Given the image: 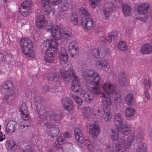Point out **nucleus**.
<instances>
[{
	"label": "nucleus",
	"mask_w": 152,
	"mask_h": 152,
	"mask_svg": "<svg viewBox=\"0 0 152 152\" xmlns=\"http://www.w3.org/2000/svg\"><path fill=\"white\" fill-rule=\"evenodd\" d=\"M83 76L87 83H93L94 85L93 88L94 93L87 88L86 89L85 91H83L80 93L83 94V97L84 98L86 102L88 103L91 102L95 94L96 95H100V96L102 98V102L105 100V99H107L108 97L111 100L110 95L116 90L113 83L109 81L104 83L102 85V88L105 93L100 94L99 82L101 80V77L99 73L94 70L86 69L84 72ZM105 100H107V99Z\"/></svg>",
	"instance_id": "obj_1"
},
{
	"label": "nucleus",
	"mask_w": 152,
	"mask_h": 152,
	"mask_svg": "<svg viewBox=\"0 0 152 152\" xmlns=\"http://www.w3.org/2000/svg\"><path fill=\"white\" fill-rule=\"evenodd\" d=\"M60 73L63 81L66 84H69L71 79H72L70 89L73 92L76 94L82 91L79 78L75 74L72 66L68 65L65 69L61 70Z\"/></svg>",
	"instance_id": "obj_2"
},
{
	"label": "nucleus",
	"mask_w": 152,
	"mask_h": 152,
	"mask_svg": "<svg viewBox=\"0 0 152 152\" xmlns=\"http://www.w3.org/2000/svg\"><path fill=\"white\" fill-rule=\"evenodd\" d=\"M120 126L121 127H119V130L122 134L125 135L128 134L129 135L128 136L126 143H125L124 139L120 138L116 146V152H124V150L130 147L135 138V132L131 130L129 125L125 124Z\"/></svg>",
	"instance_id": "obj_3"
},
{
	"label": "nucleus",
	"mask_w": 152,
	"mask_h": 152,
	"mask_svg": "<svg viewBox=\"0 0 152 152\" xmlns=\"http://www.w3.org/2000/svg\"><path fill=\"white\" fill-rule=\"evenodd\" d=\"M90 52L91 54L95 57L98 59L102 58L96 61V66L97 67L106 71L109 70L110 68V65L106 60L102 58L106 56V50L101 48H91L90 49Z\"/></svg>",
	"instance_id": "obj_4"
},
{
	"label": "nucleus",
	"mask_w": 152,
	"mask_h": 152,
	"mask_svg": "<svg viewBox=\"0 0 152 152\" xmlns=\"http://www.w3.org/2000/svg\"><path fill=\"white\" fill-rule=\"evenodd\" d=\"M46 46L52 50L51 51L49 49L45 51L44 55V60L47 62L52 63L54 60V53L53 51L57 50V46L55 41L52 39L50 40H47L45 43Z\"/></svg>",
	"instance_id": "obj_5"
},
{
	"label": "nucleus",
	"mask_w": 152,
	"mask_h": 152,
	"mask_svg": "<svg viewBox=\"0 0 152 152\" xmlns=\"http://www.w3.org/2000/svg\"><path fill=\"white\" fill-rule=\"evenodd\" d=\"M79 12L83 17L81 20V25L82 27L86 30H90L94 27V23L92 19L90 18H87L90 15L89 13L87 10L83 7L80 8L79 10Z\"/></svg>",
	"instance_id": "obj_6"
},
{
	"label": "nucleus",
	"mask_w": 152,
	"mask_h": 152,
	"mask_svg": "<svg viewBox=\"0 0 152 152\" xmlns=\"http://www.w3.org/2000/svg\"><path fill=\"white\" fill-rule=\"evenodd\" d=\"M20 42L24 54L30 57H34V55L33 51V43L31 39L28 38H23L20 41Z\"/></svg>",
	"instance_id": "obj_7"
},
{
	"label": "nucleus",
	"mask_w": 152,
	"mask_h": 152,
	"mask_svg": "<svg viewBox=\"0 0 152 152\" xmlns=\"http://www.w3.org/2000/svg\"><path fill=\"white\" fill-rule=\"evenodd\" d=\"M21 117L23 120L20 123V128H24L26 126L28 127L30 124L31 121L29 119V115L26 105L25 104H23L20 108Z\"/></svg>",
	"instance_id": "obj_8"
},
{
	"label": "nucleus",
	"mask_w": 152,
	"mask_h": 152,
	"mask_svg": "<svg viewBox=\"0 0 152 152\" xmlns=\"http://www.w3.org/2000/svg\"><path fill=\"white\" fill-rule=\"evenodd\" d=\"M103 102V107L104 114H103V118L105 121H109L112 118V114L110 111V106L112 104V101L110 100V99L109 98H107V99H105Z\"/></svg>",
	"instance_id": "obj_9"
},
{
	"label": "nucleus",
	"mask_w": 152,
	"mask_h": 152,
	"mask_svg": "<svg viewBox=\"0 0 152 152\" xmlns=\"http://www.w3.org/2000/svg\"><path fill=\"white\" fill-rule=\"evenodd\" d=\"M43 123L47 128L46 132L48 136L53 138L56 136L59 133V129L57 125L53 123L43 122Z\"/></svg>",
	"instance_id": "obj_10"
},
{
	"label": "nucleus",
	"mask_w": 152,
	"mask_h": 152,
	"mask_svg": "<svg viewBox=\"0 0 152 152\" xmlns=\"http://www.w3.org/2000/svg\"><path fill=\"white\" fill-rule=\"evenodd\" d=\"M82 111L83 115L86 118H88L91 116L92 113L93 118L95 119H97L95 120L96 121H99L100 120L102 114L99 110L91 112V108L89 107H83Z\"/></svg>",
	"instance_id": "obj_11"
},
{
	"label": "nucleus",
	"mask_w": 152,
	"mask_h": 152,
	"mask_svg": "<svg viewBox=\"0 0 152 152\" xmlns=\"http://www.w3.org/2000/svg\"><path fill=\"white\" fill-rule=\"evenodd\" d=\"M50 1V3L53 5H56L59 4L61 0H42L41 2V4L43 7V11L44 13L46 15H49L52 11L50 4L49 3Z\"/></svg>",
	"instance_id": "obj_12"
},
{
	"label": "nucleus",
	"mask_w": 152,
	"mask_h": 152,
	"mask_svg": "<svg viewBox=\"0 0 152 152\" xmlns=\"http://www.w3.org/2000/svg\"><path fill=\"white\" fill-rule=\"evenodd\" d=\"M49 114L47 118L46 122L51 123L50 121L53 120L55 123H59L62 119L61 113L58 111H50Z\"/></svg>",
	"instance_id": "obj_13"
},
{
	"label": "nucleus",
	"mask_w": 152,
	"mask_h": 152,
	"mask_svg": "<svg viewBox=\"0 0 152 152\" xmlns=\"http://www.w3.org/2000/svg\"><path fill=\"white\" fill-rule=\"evenodd\" d=\"M48 21L46 20L44 15H42L38 16L36 20V25L37 27L39 29L44 28L48 26H52V23H49Z\"/></svg>",
	"instance_id": "obj_14"
},
{
	"label": "nucleus",
	"mask_w": 152,
	"mask_h": 152,
	"mask_svg": "<svg viewBox=\"0 0 152 152\" xmlns=\"http://www.w3.org/2000/svg\"><path fill=\"white\" fill-rule=\"evenodd\" d=\"M48 31L51 33V35L55 41L59 40L61 37V34L60 28L57 26H53L50 28H47Z\"/></svg>",
	"instance_id": "obj_15"
},
{
	"label": "nucleus",
	"mask_w": 152,
	"mask_h": 152,
	"mask_svg": "<svg viewBox=\"0 0 152 152\" xmlns=\"http://www.w3.org/2000/svg\"><path fill=\"white\" fill-rule=\"evenodd\" d=\"M78 48L77 45L75 41H72L69 44L68 47V52L73 58H75L78 55Z\"/></svg>",
	"instance_id": "obj_16"
},
{
	"label": "nucleus",
	"mask_w": 152,
	"mask_h": 152,
	"mask_svg": "<svg viewBox=\"0 0 152 152\" xmlns=\"http://www.w3.org/2000/svg\"><path fill=\"white\" fill-rule=\"evenodd\" d=\"M61 103L65 110L70 112L74 108V104L73 101L69 97L64 98L62 99Z\"/></svg>",
	"instance_id": "obj_17"
},
{
	"label": "nucleus",
	"mask_w": 152,
	"mask_h": 152,
	"mask_svg": "<svg viewBox=\"0 0 152 152\" xmlns=\"http://www.w3.org/2000/svg\"><path fill=\"white\" fill-rule=\"evenodd\" d=\"M87 129L89 133L92 135L93 139L94 138H97L98 135L100 132L98 125L94 123L89 124L87 126Z\"/></svg>",
	"instance_id": "obj_18"
},
{
	"label": "nucleus",
	"mask_w": 152,
	"mask_h": 152,
	"mask_svg": "<svg viewBox=\"0 0 152 152\" xmlns=\"http://www.w3.org/2000/svg\"><path fill=\"white\" fill-rule=\"evenodd\" d=\"M31 4V1L28 0L24 1L21 4V5L23 7V10H20V13L21 15L25 17L28 15Z\"/></svg>",
	"instance_id": "obj_19"
},
{
	"label": "nucleus",
	"mask_w": 152,
	"mask_h": 152,
	"mask_svg": "<svg viewBox=\"0 0 152 152\" xmlns=\"http://www.w3.org/2000/svg\"><path fill=\"white\" fill-rule=\"evenodd\" d=\"M37 111L41 118L42 122H46L47 118L49 115V113H48L46 111L44 106H41L39 107L38 106L36 107Z\"/></svg>",
	"instance_id": "obj_20"
},
{
	"label": "nucleus",
	"mask_w": 152,
	"mask_h": 152,
	"mask_svg": "<svg viewBox=\"0 0 152 152\" xmlns=\"http://www.w3.org/2000/svg\"><path fill=\"white\" fill-rule=\"evenodd\" d=\"M118 78L120 86L123 87L124 86L129 85L130 81L129 80L126 79V75L124 72L119 73Z\"/></svg>",
	"instance_id": "obj_21"
},
{
	"label": "nucleus",
	"mask_w": 152,
	"mask_h": 152,
	"mask_svg": "<svg viewBox=\"0 0 152 152\" xmlns=\"http://www.w3.org/2000/svg\"><path fill=\"white\" fill-rule=\"evenodd\" d=\"M58 57L59 61L61 64L63 65H64L68 61V56L66 50L63 47L61 48Z\"/></svg>",
	"instance_id": "obj_22"
},
{
	"label": "nucleus",
	"mask_w": 152,
	"mask_h": 152,
	"mask_svg": "<svg viewBox=\"0 0 152 152\" xmlns=\"http://www.w3.org/2000/svg\"><path fill=\"white\" fill-rule=\"evenodd\" d=\"M47 78L48 80L53 81L54 84L56 83V86L55 85L56 87V86L60 85V76L58 72H54L48 74Z\"/></svg>",
	"instance_id": "obj_23"
},
{
	"label": "nucleus",
	"mask_w": 152,
	"mask_h": 152,
	"mask_svg": "<svg viewBox=\"0 0 152 152\" xmlns=\"http://www.w3.org/2000/svg\"><path fill=\"white\" fill-rule=\"evenodd\" d=\"M149 5L148 3H143L139 5L137 8L138 13L140 15H144L147 13Z\"/></svg>",
	"instance_id": "obj_24"
},
{
	"label": "nucleus",
	"mask_w": 152,
	"mask_h": 152,
	"mask_svg": "<svg viewBox=\"0 0 152 152\" xmlns=\"http://www.w3.org/2000/svg\"><path fill=\"white\" fill-rule=\"evenodd\" d=\"M75 138L78 142L79 145H84L85 139H84L80 130L78 128H75L74 129Z\"/></svg>",
	"instance_id": "obj_25"
},
{
	"label": "nucleus",
	"mask_w": 152,
	"mask_h": 152,
	"mask_svg": "<svg viewBox=\"0 0 152 152\" xmlns=\"http://www.w3.org/2000/svg\"><path fill=\"white\" fill-rule=\"evenodd\" d=\"M86 143L87 144L86 147L88 150L90 152H94L95 150V147L92 142L91 141L90 139L89 138L87 137L85 138L84 142V145L83 144H80L81 146L82 147L83 145H86Z\"/></svg>",
	"instance_id": "obj_26"
},
{
	"label": "nucleus",
	"mask_w": 152,
	"mask_h": 152,
	"mask_svg": "<svg viewBox=\"0 0 152 152\" xmlns=\"http://www.w3.org/2000/svg\"><path fill=\"white\" fill-rule=\"evenodd\" d=\"M111 95L115 103H120L122 102V100L121 93L119 90H115Z\"/></svg>",
	"instance_id": "obj_27"
},
{
	"label": "nucleus",
	"mask_w": 152,
	"mask_h": 152,
	"mask_svg": "<svg viewBox=\"0 0 152 152\" xmlns=\"http://www.w3.org/2000/svg\"><path fill=\"white\" fill-rule=\"evenodd\" d=\"M114 120V124L116 128L120 127L123 124L122 117L120 113L115 114Z\"/></svg>",
	"instance_id": "obj_28"
},
{
	"label": "nucleus",
	"mask_w": 152,
	"mask_h": 152,
	"mask_svg": "<svg viewBox=\"0 0 152 152\" xmlns=\"http://www.w3.org/2000/svg\"><path fill=\"white\" fill-rule=\"evenodd\" d=\"M16 123L13 121H10L8 122L7 125L6 129L7 133L9 134H13L15 131V125Z\"/></svg>",
	"instance_id": "obj_29"
},
{
	"label": "nucleus",
	"mask_w": 152,
	"mask_h": 152,
	"mask_svg": "<svg viewBox=\"0 0 152 152\" xmlns=\"http://www.w3.org/2000/svg\"><path fill=\"white\" fill-rule=\"evenodd\" d=\"M119 129L118 128H116V129H113L111 132L110 138L113 140L116 141L118 140L117 142V144L115 145V151L116 152V146L118 144V142L120 139L121 138H119Z\"/></svg>",
	"instance_id": "obj_30"
},
{
	"label": "nucleus",
	"mask_w": 152,
	"mask_h": 152,
	"mask_svg": "<svg viewBox=\"0 0 152 152\" xmlns=\"http://www.w3.org/2000/svg\"><path fill=\"white\" fill-rule=\"evenodd\" d=\"M69 6V4L67 2V0H64L63 3L61 4V11H62L63 12H62L61 13V15H60L59 19H61L62 18H64V17L63 16L64 15V12L65 11H66L68 9Z\"/></svg>",
	"instance_id": "obj_31"
},
{
	"label": "nucleus",
	"mask_w": 152,
	"mask_h": 152,
	"mask_svg": "<svg viewBox=\"0 0 152 152\" xmlns=\"http://www.w3.org/2000/svg\"><path fill=\"white\" fill-rule=\"evenodd\" d=\"M141 52L145 54H149L152 52V45L149 44H145L142 46Z\"/></svg>",
	"instance_id": "obj_32"
},
{
	"label": "nucleus",
	"mask_w": 152,
	"mask_h": 152,
	"mask_svg": "<svg viewBox=\"0 0 152 152\" xmlns=\"http://www.w3.org/2000/svg\"><path fill=\"white\" fill-rule=\"evenodd\" d=\"M132 10V8L130 6L127 4H123L122 10L125 17L131 15Z\"/></svg>",
	"instance_id": "obj_33"
},
{
	"label": "nucleus",
	"mask_w": 152,
	"mask_h": 152,
	"mask_svg": "<svg viewBox=\"0 0 152 152\" xmlns=\"http://www.w3.org/2000/svg\"><path fill=\"white\" fill-rule=\"evenodd\" d=\"M136 113L134 109L132 107H127L125 110V114L127 118H132L134 117Z\"/></svg>",
	"instance_id": "obj_34"
},
{
	"label": "nucleus",
	"mask_w": 152,
	"mask_h": 152,
	"mask_svg": "<svg viewBox=\"0 0 152 152\" xmlns=\"http://www.w3.org/2000/svg\"><path fill=\"white\" fill-rule=\"evenodd\" d=\"M147 150V146L144 143L141 142L137 145L134 152H146Z\"/></svg>",
	"instance_id": "obj_35"
},
{
	"label": "nucleus",
	"mask_w": 152,
	"mask_h": 152,
	"mask_svg": "<svg viewBox=\"0 0 152 152\" xmlns=\"http://www.w3.org/2000/svg\"><path fill=\"white\" fill-rule=\"evenodd\" d=\"M125 100L128 105L132 106L134 102V97L132 94L129 93L126 96Z\"/></svg>",
	"instance_id": "obj_36"
},
{
	"label": "nucleus",
	"mask_w": 152,
	"mask_h": 152,
	"mask_svg": "<svg viewBox=\"0 0 152 152\" xmlns=\"http://www.w3.org/2000/svg\"><path fill=\"white\" fill-rule=\"evenodd\" d=\"M76 103L78 105L77 107V110H78L81 109V105L83 103V100L81 98H80L79 96L73 95L72 96Z\"/></svg>",
	"instance_id": "obj_37"
},
{
	"label": "nucleus",
	"mask_w": 152,
	"mask_h": 152,
	"mask_svg": "<svg viewBox=\"0 0 152 152\" xmlns=\"http://www.w3.org/2000/svg\"><path fill=\"white\" fill-rule=\"evenodd\" d=\"M7 144L8 149L14 150L16 149V143L14 141L10 140L7 142Z\"/></svg>",
	"instance_id": "obj_38"
},
{
	"label": "nucleus",
	"mask_w": 152,
	"mask_h": 152,
	"mask_svg": "<svg viewBox=\"0 0 152 152\" xmlns=\"http://www.w3.org/2000/svg\"><path fill=\"white\" fill-rule=\"evenodd\" d=\"M112 10L113 8L111 6H109L105 8L104 10V13L106 19H108L110 13L112 12Z\"/></svg>",
	"instance_id": "obj_39"
},
{
	"label": "nucleus",
	"mask_w": 152,
	"mask_h": 152,
	"mask_svg": "<svg viewBox=\"0 0 152 152\" xmlns=\"http://www.w3.org/2000/svg\"><path fill=\"white\" fill-rule=\"evenodd\" d=\"M70 19L72 23L74 25H76L78 23V19L77 13L74 12L72 13L71 16L70 17Z\"/></svg>",
	"instance_id": "obj_40"
},
{
	"label": "nucleus",
	"mask_w": 152,
	"mask_h": 152,
	"mask_svg": "<svg viewBox=\"0 0 152 152\" xmlns=\"http://www.w3.org/2000/svg\"><path fill=\"white\" fill-rule=\"evenodd\" d=\"M145 89H149L152 86V83L150 79H145L143 81Z\"/></svg>",
	"instance_id": "obj_41"
},
{
	"label": "nucleus",
	"mask_w": 152,
	"mask_h": 152,
	"mask_svg": "<svg viewBox=\"0 0 152 152\" xmlns=\"http://www.w3.org/2000/svg\"><path fill=\"white\" fill-rule=\"evenodd\" d=\"M62 34L63 36L66 38L67 42H68V41L71 40L72 38L71 33L70 32L64 31L63 32Z\"/></svg>",
	"instance_id": "obj_42"
},
{
	"label": "nucleus",
	"mask_w": 152,
	"mask_h": 152,
	"mask_svg": "<svg viewBox=\"0 0 152 152\" xmlns=\"http://www.w3.org/2000/svg\"><path fill=\"white\" fill-rule=\"evenodd\" d=\"M118 48L121 50H125L127 48L126 43L123 41L120 42L118 44Z\"/></svg>",
	"instance_id": "obj_43"
},
{
	"label": "nucleus",
	"mask_w": 152,
	"mask_h": 152,
	"mask_svg": "<svg viewBox=\"0 0 152 152\" xmlns=\"http://www.w3.org/2000/svg\"><path fill=\"white\" fill-rule=\"evenodd\" d=\"M13 86L12 83L11 82H8L6 83H5L3 84L2 87L3 88H4L5 90L6 89L7 91H8L10 88H13Z\"/></svg>",
	"instance_id": "obj_44"
},
{
	"label": "nucleus",
	"mask_w": 152,
	"mask_h": 152,
	"mask_svg": "<svg viewBox=\"0 0 152 152\" xmlns=\"http://www.w3.org/2000/svg\"><path fill=\"white\" fill-rule=\"evenodd\" d=\"M64 138L62 136V134H60L58 137L56 142L58 144L62 145L64 143Z\"/></svg>",
	"instance_id": "obj_45"
},
{
	"label": "nucleus",
	"mask_w": 152,
	"mask_h": 152,
	"mask_svg": "<svg viewBox=\"0 0 152 152\" xmlns=\"http://www.w3.org/2000/svg\"><path fill=\"white\" fill-rule=\"evenodd\" d=\"M117 35L115 34H111V35H109L107 37V41L110 42L113 40H114L117 37Z\"/></svg>",
	"instance_id": "obj_46"
},
{
	"label": "nucleus",
	"mask_w": 152,
	"mask_h": 152,
	"mask_svg": "<svg viewBox=\"0 0 152 152\" xmlns=\"http://www.w3.org/2000/svg\"><path fill=\"white\" fill-rule=\"evenodd\" d=\"M101 0H89L93 8H95L96 7V1L99 2Z\"/></svg>",
	"instance_id": "obj_47"
},
{
	"label": "nucleus",
	"mask_w": 152,
	"mask_h": 152,
	"mask_svg": "<svg viewBox=\"0 0 152 152\" xmlns=\"http://www.w3.org/2000/svg\"><path fill=\"white\" fill-rule=\"evenodd\" d=\"M34 100L35 102H36L38 103H40L43 102V101L44 100V99L43 97L36 96L34 98Z\"/></svg>",
	"instance_id": "obj_48"
},
{
	"label": "nucleus",
	"mask_w": 152,
	"mask_h": 152,
	"mask_svg": "<svg viewBox=\"0 0 152 152\" xmlns=\"http://www.w3.org/2000/svg\"><path fill=\"white\" fill-rule=\"evenodd\" d=\"M149 89H145L144 90V93L147 99L148 100L150 98V95L149 94Z\"/></svg>",
	"instance_id": "obj_49"
},
{
	"label": "nucleus",
	"mask_w": 152,
	"mask_h": 152,
	"mask_svg": "<svg viewBox=\"0 0 152 152\" xmlns=\"http://www.w3.org/2000/svg\"><path fill=\"white\" fill-rule=\"evenodd\" d=\"M33 149L30 147V146H27L25 149H23V152H32Z\"/></svg>",
	"instance_id": "obj_50"
},
{
	"label": "nucleus",
	"mask_w": 152,
	"mask_h": 152,
	"mask_svg": "<svg viewBox=\"0 0 152 152\" xmlns=\"http://www.w3.org/2000/svg\"><path fill=\"white\" fill-rule=\"evenodd\" d=\"M107 152H114V148L113 145H107Z\"/></svg>",
	"instance_id": "obj_51"
},
{
	"label": "nucleus",
	"mask_w": 152,
	"mask_h": 152,
	"mask_svg": "<svg viewBox=\"0 0 152 152\" xmlns=\"http://www.w3.org/2000/svg\"><path fill=\"white\" fill-rule=\"evenodd\" d=\"M61 134L62 135V136L64 137L65 139V138H68L70 137V135L67 132H65L64 133H62Z\"/></svg>",
	"instance_id": "obj_52"
},
{
	"label": "nucleus",
	"mask_w": 152,
	"mask_h": 152,
	"mask_svg": "<svg viewBox=\"0 0 152 152\" xmlns=\"http://www.w3.org/2000/svg\"><path fill=\"white\" fill-rule=\"evenodd\" d=\"M5 139V135L1 132H0V141H2Z\"/></svg>",
	"instance_id": "obj_53"
},
{
	"label": "nucleus",
	"mask_w": 152,
	"mask_h": 152,
	"mask_svg": "<svg viewBox=\"0 0 152 152\" xmlns=\"http://www.w3.org/2000/svg\"><path fill=\"white\" fill-rule=\"evenodd\" d=\"M142 134H143L142 133V131L141 130H140L139 133L137 134V137H138V138H139L140 137V138L142 140L143 139L142 137Z\"/></svg>",
	"instance_id": "obj_54"
},
{
	"label": "nucleus",
	"mask_w": 152,
	"mask_h": 152,
	"mask_svg": "<svg viewBox=\"0 0 152 152\" xmlns=\"http://www.w3.org/2000/svg\"><path fill=\"white\" fill-rule=\"evenodd\" d=\"M9 96L7 94L5 95L3 98V99L4 101H5V102H7V101L9 98Z\"/></svg>",
	"instance_id": "obj_55"
},
{
	"label": "nucleus",
	"mask_w": 152,
	"mask_h": 152,
	"mask_svg": "<svg viewBox=\"0 0 152 152\" xmlns=\"http://www.w3.org/2000/svg\"><path fill=\"white\" fill-rule=\"evenodd\" d=\"M5 60L4 57L2 53H0V63L1 61H3Z\"/></svg>",
	"instance_id": "obj_56"
},
{
	"label": "nucleus",
	"mask_w": 152,
	"mask_h": 152,
	"mask_svg": "<svg viewBox=\"0 0 152 152\" xmlns=\"http://www.w3.org/2000/svg\"><path fill=\"white\" fill-rule=\"evenodd\" d=\"M50 90V89L48 86H45L43 90V92H45L48 91Z\"/></svg>",
	"instance_id": "obj_57"
},
{
	"label": "nucleus",
	"mask_w": 152,
	"mask_h": 152,
	"mask_svg": "<svg viewBox=\"0 0 152 152\" xmlns=\"http://www.w3.org/2000/svg\"><path fill=\"white\" fill-rule=\"evenodd\" d=\"M113 1L115 2V3L117 4H118V3L119 4H121L122 2V0H113Z\"/></svg>",
	"instance_id": "obj_58"
},
{
	"label": "nucleus",
	"mask_w": 152,
	"mask_h": 152,
	"mask_svg": "<svg viewBox=\"0 0 152 152\" xmlns=\"http://www.w3.org/2000/svg\"><path fill=\"white\" fill-rule=\"evenodd\" d=\"M100 39H101V41H103V42H104L106 39L104 37H101Z\"/></svg>",
	"instance_id": "obj_59"
},
{
	"label": "nucleus",
	"mask_w": 152,
	"mask_h": 152,
	"mask_svg": "<svg viewBox=\"0 0 152 152\" xmlns=\"http://www.w3.org/2000/svg\"><path fill=\"white\" fill-rule=\"evenodd\" d=\"M22 144H23L24 145H25L24 144V143H22V142H21V143L20 144V145H21L23 147V145H22Z\"/></svg>",
	"instance_id": "obj_60"
},
{
	"label": "nucleus",
	"mask_w": 152,
	"mask_h": 152,
	"mask_svg": "<svg viewBox=\"0 0 152 152\" xmlns=\"http://www.w3.org/2000/svg\"><path fill=\"white\" fill-rule=\"evenodd\" d=\"M1 1L3 2H5L7 0H1Z\"/></svg>",
	"instance_id": "obj_61"
},
{
	"label": "nucleus",
	"mask_w": 152,
	"mask_h": 152,
	"mask_svg": "<svg viewBox=\"0 0 152 152\" xmlns=\"http://www.w3.org/2000/svg\"><path fill=\"white\" fill-rule=\"evenodd\" d=\"M151 20H152V12L151 14Z\"/></svg>",
	"instance_id": "obj_62"
},
{
	"label": "nucleus",
	"mask_w": 152,
	"mask_h": 152,
	"mask_svg": "<svg viewBox=\"0 0 152 152\" xmlns=\"http://www.w3.org/2000/svg\"><path fill=\"white\" fill-rule=\"evenodd\" d=\"M1 125H0V130L1 129Z\"/></svg>",
	"instance_id": "obj_63"
},
{
	"label": "nucleus",
	"mask_w": 152,
	"mask_h": 152,
	"mask_svg": "<svg viewBox=\"0 0 152 152\" xmlns=\"http://www.w3.org/2000/svg\"><path fill=\"white\" fill-rule=\"evenodd\" d=\"M137 142H138V139L137 140Z\"/></svg>",
	"instance_id": "obj_64"
}]
</instances>
